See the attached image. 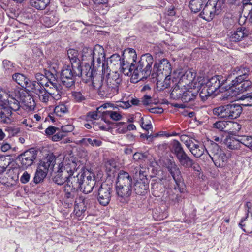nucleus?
I'll return each instance as SVG.
<instances>
[{
	"mask_svg": "<svg viewBox=\"0 0 252 252\" xmlns=\"http://www.w3.org/2000/svg\"><path fill=\"white\" fill-rule=\"evenodd\" d=\"M85 72L86 81H91L93 86L98 90L99 94L101 96L111 97L118 93L115 87L109 85L107 80H104L100 74L95 73L94 69L89 68V71Z\"/></svg>",
	"mask_w": 252,
	"mask_h": 252,
	"instance_id": "obj_1",
	"label": "nucleus"
},
{
	"mask_svg": "<svg viewBox=\"0 0 252 252\" xmlns=\"http://www.w3.org/2000/svg\"><path fill=\"white\" fill-rule=\"evenodd\" d=\"M153 61V56L151 54L147 53L142 55L133 71L132 80H135L137 82L149 76Z\"/></svg>",
	"mask_w": 252,
	"mask_h": 252,
	"instance_id": "obj_2",
	"label": "nucleus"
},
{
	"mask_svg": "<svg viewBox=\"0 0 252 252\" xmlns=\"http://www.w3.org/2000/svg\"><path fill=\"white\" fill-rule=\"evenodd\" d=\"M85 72L87 71L82 69V67L78 65L63 66L61 73V81L65 87L70 88L74 85L76 76H81L86 80Z\"/></svg>",
	"mask_w": 252,
	"mask_h": 252,
	"instance_id": "obj_3",
	"label": "nucleus"
},
{
	"mask_svg": "<svg viewBox=\"0 0 252 252\" xmlns=\"http://www.w3.org/2000/svg\"><path fill=\"white\" fill-rule=\"evenodd\" d=\"M171 151L177 159L180 165L185 168H189L194 164V161L184 151L181 144L174 140L172 144Z\"/></svg>",
	"mask_w": 252,
	"mask_h": 252,
	"instance_id": "obj_4",
	"label": "nucleus"
},
{
	"mask_svg": "<svg viewBox=\"0 0 252 252\" xmlns=\"http://www.w3.org/2000/svg\"><path fill=\"white\" fill-rule=\"evenodd\" d=\"M171 71V66L168 60H161L158 64L156 63L154 65L153 72L151 74L153 81H157V85H159L164 77L170 76Z\"/></svg>",
	"mask_w": 252,
	"mask_h": 252,
	"instance_id": "obj_5",
	"label": "nucleus"
},
{
	"mask_svg": "<svg viewBox=\"0 0 252 252\" xmlns=\"http://www.w3.org/2000/svg\"><path fill=\"white\" fill-rule=\"evenodd\" d=\"M45 75L51 86L47 89L51 98L58 100L61 99L62 94V87L59 83L58 75L55 70L46 71Z\"/></svg>",
	"mask_w": 252,
	"mask_h": 252,
	"instance_id": "obj_6",
	"label": "nucleus"
},
{
	"mask_svg": "<svg viewBox=\"0 0 252 252\" xmlns=\"http://www.w3.org/2000/svg\"><path fill=\"white\" fill-rule=\"evenodd\" d=\"M106 57L103 47L99 45H96L94 47V52L92 55L91 63V69L96 71V68L102 67V71L104 74L108 70L107 64H105Z\"/></svg>",
	"mask_w": 252,
	"mask_h": 252,
	"instance_id": "obj_7",
	"label": "nucleus"
},
{
	"mask_svg": "<svg viewBox=\"0 0 252 252\" xmlns=\"http://www.w3.org/2000/svg\"><path fill=\"white\" fill-rule=\"evenodd\" d=\"M113 191L112 184L102 183L97 190V199L99 203L103 206L107 205L111 200Z\"/></svg>",
	"mask_w": 252,
	"mask_h": 252,
	"instance_id": "obj_8",
	"label": "nucleus"
},
{
	"mask_svg": "<svg viewBox=\"0 0 252 252\" xmlns=\"http://www.w3.org/2000/svg\"><path fill=\"white\" fill-rule=\"evenodd\" d=\"M85 171L78 172L77 170H75V163L72 162L71 163V171L69 173V179L66 185L79 190L82 185L83 178H85Z\"/></svg>",
	"mask_w": 252,
	"mask_h": 252,
	"instance_id": "obj_9",
	"label": "nucleus"
},
{
	"mask_svg": "<svg viewBox=\"0 0 252 252\" xmlns=\"http://www.w3.org/2000/svg\"><path fill=\"white\" fill-rule=\"evenodd\" d=\"M70 171L71 163L65 165H64L63 163H60L58 170L53 178V182L59 185H62L65 182H67Z\"/></svg>",
	"mask_w": 252,
	"mask_h": 252,
	"instance_id": "obj_10",
	"label": "nucleus"
},
{
	"mask_svg": "<svg viewBox=\"0 0 252 252\" xmlns=\"http://www.w3.org/2000/svg\"><path fill=\"white\" fill-rule=\"evenodd\" d=\"M37 151L34 148H31L20 154L18 159L22 166L27 168L33 164L37 157Z\"/></svg>",
	"mask_w": 252,
	"mask_h": 252,
	"instance_id": "obj_11",
	"label": "nucleus"
},
{
	"mask_svg": "<svg viewBox=\"0 0 252 252\" xmlns=\"http://www.w3.org/2000/svg\"><path fill=\"white\" fill-rule=\"evenodd\" d=\"M247 216L241 219L239 226L247 233L252 232V203L247 202L246 204Z\"/></svg>",
	"mask_w": 252,
	"mask_h": 252,
	"instance_id": "obj_12",
	"label": "nucleus"
},
{
	"mask_svg": "<svg viewBox=\"0 0 252 252\" xmlns=\"http://www.w3.org/2000/svg\"><path fill=\"white\" fill-rule=\"evenodd\" d=\"M95 184L94 175L91 172H85V178H83L82 185L79 190L85 194L90 193L94 187Z\"/></svg>",
	"mask_w": 252,
	"mask_h": 252,
	"instance_id": "obj_13",
	"label": "nucleus"
},
{
	"mask_svg": "<svg viewBox=\"0 0 252 252\" xmlns=\"http://www.w3.org/2000/svg\"><path fill=\"white\" fill-rule=\"evenodd\" d=\"M228 79L221 75H215L209 79L205 85L210 90L211 92L215 93L218 89L225 83H227Z\"/></svg>",
	"mask_w": 252,
	"mask_h": 252,
	"instance_id": "obj_14",
	"label": "nucleus"
},
{
	"mask_svg": "<svg viewBox=\"0 0 252 252\" xmlns=\"http://www.w3.org/2000/svg\"><path fill=\"white\" fill-rule=\"evenodd\" d=\"M132 188L116 185V190L117 199L121 202L127 203L132 193Z\"/></svg>",
	"mask_w": 252,
	"mask_h": 252,
	"instance_id": "obj_15",
	"label": "nucleus"
},
{
	"mask_svg": "<svg viewBox=\"0 0 252 252\" xmlns=\"http://www.w3.org/2000/svg\"><path fill=\"white\" fill-rule=\"evenodd\" d=\"M40 86L38 83H34L33 85V89L32 91L38 95L39 100L43 103L47 104L51 98L48 90H46L42 85Z\"/></svg>",
	"mask_w": 252,
	"mask_h": 252,
	"instance_id": "obj_16",
	"label": "nucleus"
},
{
	"mask_svg": "<svg viewBox=\"0 0 252 252\" xmlns=\"http://www.w3.org/2000/svg\"><path fill=\"white\" fill-rule=\"evenodd\" d=\"M111 62L115 61L116 62H120L121 64V71L126 76H132L133 71L134 70L135 67L134 65H129V63H125L124 61H121V57L118 54H113L111 56L110 58ZM132 79V77H131Z\"/></svg>",
	"mask_w": 252,
	"mask_h": 252,
	"instance_id": "obj_17",
	"label": "nucleus"
},
{
	"mask_svg": "<svg viewBox=\"0 0 252 252\" xmlns=\"http://www.w3.org/2000/svg\"><path fill=\"white\" fill-rule=\"evenodd\" d=\"M214 2L213 0H208L200 13L202 18L207 21H211L217 15L214 9Z\"/></svg>",
	"mask_w": 252,
	"mask_h": 252,
	"instance_id": "obj_18",
	"label": "nucleus"
},
{
	"mask_svg": "<svg viewBox=\"0 0 252 252\" xmlns=\"http://www.w3.org/2000/svg\"><path fill=\"white\" fill-rule=\"evenodd\" d=\"M249 34V30L245 27H240L231 32L230 39L232 42H239L247 37Z\"/></svg>",
	"mask_w": 252,
	"mask_h": 252,
	"instance_id": "obj_19",
	"label": "nucleus"
},
{
	"mask_svg": "<svg viewBox=\"0 0 252 252\" xmlns=\"http://www.w3.org/2000/svg\"><path fill=\"white\" fill-rule=\"evenodd\" d=\"M89 199L83 196H79L75 198L74 202V212L77 216H80L86 210Z\"/></svg>",
	"mask_w": 252,
	"mask_h": 252,
	"instance_id": "obj_20",
	"label": "nucleus"
},
{
	"mask_svg": "<svg viewBox=\"0 0 252 252\" xmlns=\"http://www.w3.org/2000/svg\"><path fill=\"white\" fill-rule=\"evenodd\" d=\"M56 161L55 156L53 154L48 155L40 161L38 167L46 172L53 171Z\"/></svg>",
	"mask_w": 252,
	"mask_h": 252,
	"instance_id": "obj_21",
	"label": "nucleus"
},
{
	"mask_svg": "<svg viewBox=\"0 0 252 252\" xmlns=\"http://www.w3.org/2000/svg\"><path fill=\"white\" fill-rule=\"evenodd\" d=\"M213 113L220 118L231 119L229 104L214 108Z\"/></svg>",
	"mask_w": 252,
	"mask_h": 252,
	"instance_id": "obj_22",
	"label": "nucleus"
},
{
	"mask_svg": "<svg viewBox=\"0 0 252 252\" xmlns=\"http://www.w3.org/2000/svg\"><path fill=\"white\" fill-rule=\"evenodd\" d=\"M132 179L129 174L125 171H121L117 177L116 185L132 188Z\"/></svg>",
	"mask_w": 252,
	"mask_h": 252,
	"instance_id": "obj_23",
	"label": "nucleus"
},
{
	"mask_svg": "<svg viewBox=\"0 0 252 252\" xmlns=\"http://www.w3.org/2000/svg\"><path fill=\"white\" fill-rule=\"evenodd\" d=\"M93 52L94 48H91L84 47L83 48L82 50V61L86 62L85 63L87 64V65H85V71H88L89 70V68H91V66H90Z\"/></svg>",
	"mask_w": 252,
	"mask_h": 252,
	"instance_id": "obj_24",
	"label": "nucleus"
},
{
	"mask_svg": "<svg viewBox=\"0 0 252 252\" xmlns=\"http://www.w3.org/2000/svg\"><path fill=\"white\" fill-rule=\"evenodd\" d=\"M106 71H107V70H106ZM105 73H107V72H106ZM106 80L109 83V85H112L114 88L115 87V90L118 93L119 86L122 81L119 73L117 72H112L111 73H108Z\"/></svg>",
	"mask_w": 252,
	"mask_h": 252,
	"instance_id": "obj_25",
	"label": "nucleus"
},
{
	"mask_svg": "<svg viewBox=\"0 0 252 252\" xmlns=\"http://www.w3.org/2000/svg\"><path fill=\"white\" fill-rule=\"evenodd\" d=\"M11 115L12 112L10 109L0 106V123L10 124L12 121Z\"/></svg>",
	"mask_w": 252,
	"mask_h": 252,
	"instance_id": "obj_26",
	"label": "nucleus"
},
{
	"mask_svg": "<svg viewBox=\"0 0 252 252\" xmlns=\"http://www.w3.org/2000/svg\"><path fill=\"white\" fill-rule=\"evenodd\" d=\"M224 143L228 148L231 150L239 149L241 148V145L242 144L241 137L239 139H236L230 136L226 138Z\"/></svg>",
	"mask_w": 252,
	"mask_h": 252,
	"instance_id": "obj_27",
	"label": "nucleus"
},
{
	"mask_svg": "<svg viewBox=\"0 0 252 252\" xmlns=\"http://www.w3.org/2000/svg\"><path fill=\"white\" fill-rule=\"evenodd\" d=\"M148 189V184L141 180L137 181L134 186L135 193L140 195H145L147 192Z\"/></svg>",
	"mask_w": 252,
	"mask_h": 252,
	"instance_id": "obj_28",
	"label": "nucleus"
},
{
	"mask_svg": "<svg viewBox=\"0 0 252 252\" xmlns=\"http://www.w3.org/2000/svg\"><path fill=\"white\" fill-rule=\"evenodd\" d=\"M206 149L202 144L199 143L195 144L193 142L189 148L191 154L196 158L200 157L204 154Z\"/></svg>",
	"mask_w": 252,
	"mask_h": 252,
	"instance_id": "obj_29",
	"label": "nucleus"
},
{
	"mask_svg": "<svg viewBox=\"0 0 252 252\" xmlns=\"http://www.w3.org/2000/svg\"><path fill=\"white\" fill-rule=\"evenodd\" d=\"M13 79L23 88L30 87V80L23 74L17 73L12 75Z\"/></svg>",
	"mask_w": 252,
	"mask_h": 252,
	"instance_id": "obj_30",
	"label": "nucleus"
},
{
	"mask_svg": "<svg viewBox=\"0 0 252 252\" xmlns=\"http://www.w3.org/2000/svg\"><path fill=\"white\" fill-rule=\"evenodd\" d=\"M67 56L71 63V66H81V61L79 58V53L77 50L74 49H70L67 51Z\"/></svg>",
	"mask_w": 252,
	"mask_h": 252,
	"instance_id": "obj_31",
	"label": "nucleus"
},
{
	"mask_svg": "<svg viewBox=\"0 0 252 252\" xmlns=\"http://www.w3.org/2000/svg\"><path fill=\"white\" fill-rule=\"evenodd\" d=\"M78 190V189L70 187V186L65 185L64 189V197L68 200V203L72 204L74 198L77 197Z\"/></svg>",
	"mask_w": 252,
	"mask_h": 252,
	"instance_id": "obj_32",
	"label": "nucleus"
},
{
	"mask_svg": "<svg viewBox=\"0 0 252 252\" xmlns=\"http://www.w3.org/2000/svg\"><path fill=\"white\" fill-rule=\"evenodd\" d=\"M211 159L216 167L221 168L225 166L226 164L227 157L224 151H223L220 152L219 155L216 156Z\"/></svg>",
	"mask_w": 252,
	"mask_h": 252,
	"instance_id": "obj_33",
	"label": "nucleus"
},
{
	"mask_svg": "<svg viewBox=\"0 0 252 252\" xmlns=\"http://www.w3.org/2000/svg\"><path fill=\"white\" fill-rule=\"evenodd\" d=\"M54 69H50L48 71L50 70H54ZM46 71H48L47 70H45V72ZM35 78L37 81H34L31 83L30 84V88L31 89H33V85L34 83H38L40 86H41V84L42 85L43 87H48L49 86V81L46 82V81L48 79L46 78V75H43L40 73H37L35 75Z\"/></svg>",
	"mask_w": 252,
	"mask_h": 252,
	"instance_id": "obj_34",
	"label": "nucleus"
},
{
	"mask_svg": "<svg viewBox=\"0 0 252 252\" xmlns=\"http://www.w3.org/2000/svg\"><path fill=\"white\" fill-rule=\"evenodd\" d=\"M206 151L211 159L213 158L216 156L219 155L220 152H223L220 148L219 146L213 140L211 141L210 145L206 149Z\"/></svg>",
	"mask_w": 252,
	"mask_h": 252,
	"instance_id": "obj_35",
	"label": "nucleus"
},
{
	"mask_svg": "<svg viewBox=\"0 0 252 252\" xmlns=\"http://www.w3.org/2000/svg\"><path fill=\"white\" fill-rule=\"evenodd\" d=\"M168 171L169 172L174 179L177 187L179 188L180 184L182 182L183 178L181 171L178 165Z\"/></svg>",
	"mask_w": 252,
	"mask_h": 252,
	"instance_id": "obj_36",
	"label": "nucleus"
},
{
	"mask_svg": "<svg viewBox=\"0 0 252 252\" xmlns=\"http://www.w3.org/2000/svg\"><path fill=\"white\" fill-rule=\"evenodd\" d=\"M79 143L82 146L93 147H99L102 144L101 140L94 138H83L79 141Z\"/></svg>",
	"mask_w": 252,
	"mask_h": 252,
	"instance_id": "obj_37",
	"label": "nucleus"
},
{
	"mask_svg": "<svg viewBox=\"0 0 252 252\" xmlns=\"http://www.w3.org/2000/svg\"><path fill=\"white\" fill-rule=\"evenodd\" d=\"M8 106V108L12 111V110L16 111L19 109L20 105L19 101L17 100L13 96V94L10 93L8 97H7V100L5 101V104Z\"/></svg>",
	"mask_w": 252,
	"mask_h": 252,
	"instance_id": "obj_38",
	"label": "nucleus"
},
{
	"mask_svg": "<svg viewBox=\"0 0 252 252\" xmlns=\"http://www.w3.org/2000/svg\"><path fill=\"white\" fill-rule=\"evenodd\" d=\"M180 95H181V99L184 103L191 102L197 98V93H193L190 90H187L183 92L182 94H180Z\"/></svg>",
	"mask_w": 252,
	"mask_h": 252,
	"instance_id": "obj_39",
	"label": "nucleus"
},
{
	"mask_svg": "<svg viewBox=\"0 0 252 252\" xmlns=\"http://www.w3.org/2000/svg\"><path fill=\"white\" fill-rule=\"evenodd\" d=\"M231 119L239 117L242 112V107L237 103H231L229 104Z\"/></svg>",
	"mask_w": 252,
	"mask_h": 252,
	"instance_id": "obj_40",
	"label": "nucleus"
},
{
	"mask_svg": "<svg viewBox=\"0 0 252 252\" xmlns=\"http://www.w3.org/2000/svg\"><path fill=\"white\" fill-rule=\"evenodd\" d=\"M241 129V125L236 122L228 121L227 133L236 135Z\"/></svg>",
	"mask_w": 252,
	"mask_h": 252,
	"instance_id": "obj_41",
	"label": "nucleus"
},
{
	"mask_svg": "<svg viewBox=\"0 0 252 252\" xmlns=\"http://www.w3.org/2000/svg\"><path fill=\"white\" fill-rule=\"evenodd\" d=\"M214 93L213 92H211L210 90L205 85H203L199 89V94L197 95V97L200 98L203 101H205L208 97L213 95Z\"/></svg>",
	"mask_w": 252,
	"mask_h": 252,
	"instance_id": "obj_42",
	"label": "nucleus"
},
{
	"mask_svg": "<svg viewBox=\"0 0 252 252\" xmlns=\"http://www.w3.org/2000/svg\"><path fill=\"white\" fill-rule=\"evenodd\" d=\"M50 0H31V5L38 10H43L50 3Z\"/></svg>",
	"mask_w": 252,
	"mask_h": 252,
	"instance_id": "obj_43",
	"label": "nucleus"
},
{
	"mask_svg": "<svg viewBox=\"0 0 252 252\" xmlns=\"http://www.w3.org/2000/svg\"><path fill=\"white\" fill-rule=\"evenodd\" d=\"M205 1L206 0H190L189 3V7L192 12L197 13L201 10L202 6Z\"/></svg>",
	"mask_w": 252,
	"mask_h": 252,
	"instance_id": "obj_44",
	"label": "nucleus"
},
{
	"mask_svg": "<svg viewBox=\"0 0 252 252\" xmlns=\"http://www.w3.org/2000/svg\"><path fill=\"white\" fill-rule=\"evenodd\" d=\"M162 185L158 182L151 183V190L152 194L155 197H160L162 193Z\"/></svg>",
	"mask_w": 252,
	"mask_h": 252,
	"instance_id": "obj_45",
	"label": "nucleus"
},
{
	"mask_svg": "<svg viewBox=\"0 0 252 252\" xmlns=\"http://www.w3.org/2000/svg\"><path fill=\"white\" fill-rule=\"evenodd\" d=\"M103 117L105 118L109 116L112 120L118 121L122 119V115L117 111L112 110H106L102 112Z\"/></svg>",
	"mask_w": 252,
	"mask_h": 252,
	"instance_id": "obj_46",
	"label": "nucleus"
},
{
	"mask_svg": "<svg viewBox=\"0 0 252 252\" xmlns=\"http://www.w3.org/2000/svg\"><path fill=\"white\" fill-rule=\"evenodd\" d=\"M48 173L37 167L33 178V181L35 184L42 182L46 177Z\"/></svg>",
	"mask_w": 252,
	"mask_h": 252,
	"instance_id": "obj_47",
	"label": "nucleus"
},
{
	"mask_svg": "<svg viewBox=\"0 0 252 252\" xmlns=\"http://www.w3.org/2000/svg\"><path fill=\"white\" fill-rule=\"evenodd\" d=\"M237 89L239 93H242L245 91L252 92V83L250 81L245 79L241 85L238 87Z\"/></svg>",
	"mask_w": 252,
	"mask_h": 252,
	"instance_id": "obj_48",
	"label": "nucleus"
},
{
	"mask_svg": "<svg viewBox=\"0 0 252 252\" xmlns=\"http://www.w3.org/2000/svg\"><path fill=\"white\" fill-rule=\"evenodd\" d=\"M228 121H219L213 125V127L220 131L227 132Z\"/></svg>",
	"mask_w": 252,
	"mask_h": 252,
	"instance_id": "obj_49",
	"label": "nucleus"
},
{
	"mask_svg": "<svg viewBox=\"0 0 252 252\" xmlns=\"http://www.w3.org/2000/svg\"><path fill=\"white\" fill-rule=\"evenodd\" d=\"M10 160L5 156L0 157V175L3 173L9 166Z\"/></svg>",
	"mask_w": 252,
	"mask_h": 252,
	"instance_id": "obj_50",
	"label": "nucleus"
},
{
	"mask_svg": "<svg viewBox=\"0 0 252 252\" xmlns=\"http://www.w3.org/2000/svg\"><path fill=\"white\" fill-rule=\"evenodd\" d=\"M19 169L17 167L10 168L8 169L7 174L9 179L8 180L16 181L18 179Z\"/></svg>",
	"mask_w": 252,
	"mask_h": 252,
	"instance_id": "obj_51",
	"label": "nucleus"
},
{
	"mask_svg": "<svg viewBox=\"0 0 252 252\" xmlns=\"http://www.w3.org/2000/svg\"><path fill=\"white\" fill-rule=\"evenodd\" d=\"M113 126L115 128H117L116 132L118 134H124L127 131L126 124L125 122L113 123Z\"/></svg>",
	"mask_w": 252,
	"mask_h": 252,
	"instance_id": "obj_52",
	"label": "nucleus"
},
{
	"mask_svg": "<svg viewBox=\"0 0 252 252\" xmlns=\"http://www.w3.org/2000/svg\"><path fill=\"white\" fill-rule=\"evenodd\" d=\"M67 112V109L63 104L58 105L55 107V114L60 117L62 116L64 114Z\"/></svg>",
	"mask_w": 252,
	"mask_h": 252,
	"instance_id": "obj_53",
	"label": "nucleus"
},
{
	"mask_svg": "<svg viewBox=\"0 0 252 252\" xmlns=\"http://www.w3.org/2000/svg\"><path fill=\"white\" fill-rule=\"evenodd\" d=\"M237 74L238 76L242 77L245 79H246L250 74V69L246 67L241 66L238 68Z\"/></svg>",
	"mask_w": 252,
	"mask_h": 252,
	"instance_id": "obj_54",
	"label": "nucleus"
},
{
	"mask_svg": "<svg viewBox=\"0 0 252 252\" xmlns=\"http://www.w3.org/2000/svg\"><path fill=\"white\" fill-rule=\"evenodd\" d=\"M214 1V9L216 14L218 15L221 10L224 7V3L223 0H213Z\"/></svg>",
	"mask_w": 252,
	"mask_h": 252,
	"instance_id": "obj_55",
	"label": "nucleus"
},
{
	"mask_svg": "<svg viewBox=\"0 0 252 252\" xmlns=\"http://www.w3.org/2000/svg\"><path fill=\"white\" fill-rule=\"evenodd\" d=\"M147 158V155L142 153L136 152L135 153L133 156V159L135 161L141 163L145 161Z\"/></svg>",
	"mask_w": 252,
	"mask_h": 252,
	"instance_id": "obj_56",
	"label": "nucleus"
},
{
	"mask_svg": "<svg viewBox=\"0 0 252 252\" xmlns=\"http://www.w3.org/2000/svg\"><path fill=\"white\" fill-rule=\"evenodd\" d=\"M242 144L252 150V136H243L241 137Z\"/></svg>",
	"mask_w": 252,
	"mask_h": 252,
	"instance_id": "obj_57",
	"label": "nucleus"
},
{
	"mask_svg": "<svg viewBox=\"0 0 252 252\" xmlns=\"http://www.w3.org/2000/svg\"><path fill=\"white\" fill-rule=\"evenodd\" d=\"M244 80L245 79L238 75L234 80H233L231 82V83L229 85V88L236 87V89H237L238 87L241 85Z\"/></svg>",
	"mask_w": 252,
	"mask_h": 252,
	"instance_id": "obj_58",
	"label": "nucleus"
},
{
	"mask_svg": "<svg viewBox=\"0 0 252 252\" xmlns=\"http://www.w3.org/2000/svg\"><path fill=\"white\" fill-rule=\"evenodd\" d=\"M3 67L7 73L12 72L14 69L13 64L7 60L3 61Z\"/></svg>",
	"mask_w": 252,
	"mask_h": 252,
	"instance_id": "obj_59",
	"label": "nucleus"
},
{
	"mask_svg": "<svg viewBox=\"0 0 252 252\" xmlns=\"http://www.w3.org/2000/svg\"><path fill=\"white\" fill-rule=\"evenodd\" d=\"M102 119L107 124V126H104L103 125H100L98 126V127L99 129L104 131H109L111 129H112V127L110 126L111 125H113V123L111 122L110 121H107L106 120V118L103 117Z\"/></svg>",
	"mask_w": 252,
	"mask_h": 252,
	"instance_id": "obj_60",
	"label": "nucleus"
},
{
	"mask_svg": "<svg viewBox=\"0 0 252 252\" xmlns=\"http://www.w3.org/2000/svg\"><path fill=\"white\" fill-rule=\"evenodd\" d=\"M180 140L182 142L185 143V145L188 149L193 143V141L190 139L189 137L187 135H181L180 136Z\"/></svg>",
	"mask_w": 252,
	"mask_h": 252,
	"instance_id": "obj_61",
	"label": "nucleus"
},
{
	"mask_svg": "<svg viewBox=\"0 0 252 252\" xmlns=\"http://www.w3.org/2000/svg\"><path fill=\"white\" fill-rule=\"evenodd\" d=\"M10 95V91L8 92L0 88V101L3 104H5V101L7 100V97Z\"/></svg>",
	"mask_w": 252,
	"mask_h": 252,
	"instance_id": "obj_62",
	"label": "nucleus"
},
{
	"mask_svg": "<svg viewBox=\"0 0 252 252\" xmlns=\"http://www.w3.org/2000/svg\"><path fill=\"white\" fill-rule=\"evenodd\" d=\"M99 112L96 110V111H92L88 112L86 115V119L88 121H93L97 120L98 118V113Z\"/></svg>",
	"mask_w": 252,
	"mask_h": 252,
	"instance_id": "obj_63",
	"label": "nucleus"
},
{
	"mask_svg": "<svg viewBox=\"0 0 252 252\" xmlns=\"http://www.w3.org/2000/svg\"><path fill=\"white\" fill-rule=\"evenodd\" d=\"M72 96L77 102H82L85 99V97L80 92H74L72 93Z\"/></svg>",
	"mask_w": 252,
	"mask_h": 252,
	"instance_id": "obj_64",
	"label": "nucleus"
}]
</instances>
